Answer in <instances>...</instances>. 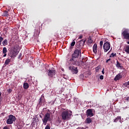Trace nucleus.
<instances>
[{"instance_id":"obj_23","label":"nucleus","mask_w":129,"mask_h":129,"mask_svg":"<svg viewBox=\"0 0 129 129\" xmlns=\"http://www.w3.org/2000/svg\"><path fill=\"white\" fill-rule=\"evenodd\" d=\"M75 43H76L75 39H74V40H73V42L71 43L72 47H73V46H75Z\"/></svg>"},{"instance_id":"obj_13","label":"nucleus","mask_w":129,"mask_h":129,"mask_svg":"<svg viewBox=\"0 0 129 129\" xmlns=\"http://www.w3.org/2000/svg\"><path fill=\"white\" fill-rule=\"evenodd\" d=\"M92 122V118H90V117H88V118H86V120L85 121V122L87 124H90Z\"/></svg>"},{"instance_id":"obj_16","label":"nucleus","mask_w":129,"mask_h":129,"mask_svg":"<svg viewBox=\"0 0 129 129\" xmlns=\"http://www.w3.org/2000/svg\"><path fill=\"white\" fill-rule=\"evenodd\" d=\"M2 44L3 46H6L8 44V39H6L4 40L2 42Z\"/></svg>"},{"instance_id":"obj_25","label":"nucleus","mask_w":129,"mask_h":129,"mask_svg":"<svg viewBox=\"0 0 129 129\" xmlns=\"http://www.w3.org/2000/svg\"><path fill=\"white\" fill-rule=\"evenodd\" d=\"M4 40V37L0 36V45H2V42Z\"/></svg>"},{"instance_id":"obj_39","label":"nucleus","mask_w":129,"mask_h":129,"mask_svg":"<svg viewBox=\"0 0 129 129\" xmlns=\"http://www.w3.org/2000/svg\"><path fill=\"white\" fill-rule=\"evenodd\" d=\"M1 96H2V92H0V103L2 101V97H1Z\"/></svg>"},{"instance_id":"obj_6","label":"nucleus","mask_w":129,"mask_h":129,"mask_svg":"<svg viewBox=\"0 0 129 129\" xmlns=\"http://www.w3.org/2000/svg\"><path fill=\"white\" fill-rule=\"evenodd\" d=\"M47 75L49 77H53L56 75V71L54 68H51L50 70L47 71Z\"/></svg>"},{"instance_id":"obj_26","label":"nucleus","mask_w":129,"mask_h":129,"mask_svg":"<svg viewBox=\"0 0 129 129\" xmlns=\"http://www.w3.org/2000/svg\"><path fill=\"white\" fill-rule=\"evenodd\" d=\"M103 44V41H100V46L101 48H102Z\"/></svg>"},{"instance_id":"obj_7","label":"nucleus","mask_w":129,"mask_h":129,"mask_svg":"<svg viewBox=\"0 0 129 129\" xmlns=\"http://www.w3.org/2000/svg\"><path fill=\"white\" fill-rule=\"evenodd\" d=\"M121 35L125 39L129 40V29H124Z\"/></svg>"},{"instance_id":"obj_27","label":"nucleus","mask_w":129,"mask_h":129,"mask_svg":"<svg viewBox=\"0 0 129 129\" xmlns=\"http://www.w3.org/2000/svg\"><path fill=\"white\" fill-rule=\"evenodd\" d=\"M100 68V66H97V67H96L95 68L96 72H98Z\"/></svg>"},{"instance_id":"obj_30","label":"nucleus","mask_w":129,"mask_h":129,"mask_svg":"<svg viewBox=\"0 0 129 129\" xmlns=\"http://www.w3.org/2000/svg\"><path fill=\"white\" fill-rule=\"evenodd\" d=\"M55 103L54 101H51L50 103H49L51 105H53L54 103Z\"/></svg>"},{"instance_id":"obj_42","label":"nucleus","mask_w":129,"mask_h":129,"mask_svg":"<svg viewBox=\"0 0 129 129\" xmlns=\"http://www.w3.org/2000/svg\"><path fill=\"white\" fill-rule=\"evenodd\" d=\"M110 60H111V58H108V59H107L106 63H108V62H109V61Z\"/></svg>"},{"instance_id":"obj_33","label":"nucleus","mask_w":129,"mask_h":129,"mask_svg":"<svg viewBox=\"0 0 129 129\" xmlns=\"http://www.w3.org/2000/svg\"><path fill=\"white\" fill-rule=\"evenodd\" d=\"M86 39H85V40H84V39H82V40H80V42H83V44H85V43H86Z\"/></svg>"},{"instance_id":"obj_28","label":"nucleus","mask_w":129,"mask_h":129,"mask_svg":"<svg viewBox=\"0 0 129 129\" xmlns=\"http://www.w3.org/2000/svg\"><path fill=\"white\" fill-rule=\"evenodd\" d=\"M33 120L32 122V124H35V123H36V118H33Z\"/></svg>"},{"instance_id":"obj_40","label":"nucleus","mask_w":129,"mask_h":129,"mask_svg":"<svg viewBox=\"0 0 129 129\" xmlns=\"http://www.w3.org/2000/svg\"><path fill=\"white\" fill-rule=\"evenodd\" d=\"M125 100L126 101H127L128 102H129V96H128V97H126Z\"/></svg>"},{"instance_id":"obj_4","label":"nucleus","mask_w":129,"mask_h":129,"mask_svg":"<svg viewBox=\"0 0 129 129\" xmlns=\"http://www.w3.org/2000/svg\"><path fill=\"white\" fill-rule=\"evenodd\" d=\"M17 118L13 114H10L9 116V118L7 120V124H13L14 122L16 121Z\"/></svg>"},{"instance_id":"obj_38","label":"nucleus","mask_w":129,"mask_h":129,"mask_svg":"<svg viewBox=\"0 0 129 129\" xmlns=\"http://www.w3.org/2000/svg\"><path fill=\"white\" fill-rule=\"evenodd\" d=\"M103 78H104L103 76H102V75L100 76V79H101V80H103Z\"/></svg>"},{"instance_id":"obj_10","label":"nucleus","mask_w":129,"mask_h":129,"mask_svg":"<svg viewBox=\"0 0 129 129\" xmlns=\"http://www.w3.org/2000/svg\"><path fill=\"white\" fill-rule=\"evenodd\" d=\"M86 114L87 117L94 116L93 109H92V108L87 109L86 112Z\"/></svg>"},{"instance_id":"obj_48","label":"nucleus","mask_w":129,"mask_h":129,"mask_svg":"<svg viewBox=\"0 0 129 129\" xmlns=\"http://www.w3.org/2000/svg\"><path fill=\"white\" fill-rule=\"evenodd\" d=\"M110 57H111V55H110Z\"/></svg>"},{"instance_id":"obj_9","label":"nucleus","mask_w":129,"mask_h":129,"mask_svg":"<svg viewBox=\"0 0 129 129\" xmlns=\"http://www.w3.org/2000/svg\"><path fill=\"white\" fill-rule=\"evenodd\" d=\"M39 100V101L38 104V106H41V105H43V104L44 105V103H45L46 101H45V97L43 94L41 95Z\"/></svg>"},{"instance_id":"obj_1","label":"nucleus","mask_w":129,"mask_h":129,"mask_svg":"<svg viewBox=\"0 0 129 129\" xmlns=\"http://www.w3.org/2000/svg\"><path fill=\"white\" fill-rule=\"evenodd\" d=\"M81 46L80 45L76 46V49L72 54V58H71L69 63L70 64H74V66H79L77 59H78L79 55L81 56Z\"/></svg>"},{"instance_id":"obj_11","label":"nucleus","mask_w":129,"mask_h":129,"mask_svg":"<svg viewBox=\"0 0 129 129\" xmlns=\"http://www.w3.org/2000/svg\"><path fill=\"white\" fill-rule=\"evenodd\" d=\"M123 76V73H120L118 74L116 77L114 78V80L115 81H118V80H120V78H122V77Z\"/></svg>"},{"instance_id":"obj_15","label":"nucleus","mask_w":129,"mask_h":129,"mask_svg":"<svg viewBox=\"0 0 129 129\" xmlns=\"http://www.w3.org/2000/svg\"><path fill=\"white\" fill-rule=\"evenodd\" d=\"M23 87L24 89H28L29 87V85L27 82H24L23 84Z\"/></svg>"},{"instance_id":"obj_37","label":"nucleus","mask_w":129,"mask_h":129,"mask_svg":"<svg viewBox=\"0 0 129 129\" xmlns=\"http://www.w3.org/2000/svg\"><path fill=\"white\" fill-rule=\"evenodd\" d=\"M83 35H80V36L79 37V39H81L82 38H83Z\"/></svg>"},{"instance_id":"obj_17","label":"nucleus","mask_w":129,"mask_h":129,"mask_svg":"<svg viewBox=\"0 0 129 129\" xmlns=\"http://www.w3.org/2000/svg\"><path fill=\"white\" fill-rule=\"evenodd\" d=\"M116 67L118 68H122L123 66H121L118 60L116 61Z\"/></svg>"},{"instance_id":"obj_22","label":"nucleus","mask_w":129,"mask_h":129,"mask_svg":"<svg viewBox=\"0 0 129 129\" xmlns=\"http://www.w3.org/2000/svg\"><path fill=\"white\" fill-rule=\"evenodd\" d=\"M125 51L127 53H129V45H127V46H126V47L125 48Z\"/></svg>"},{"instance_id":"obj_20","label":"nucleus","mask_w":129,"mask_h":129,"mask_svg":"<svg viewBox=\"0 0 129 129\" xmlns=\"http://www.w3.org/2000/svg\"><path fill=\"white\" fill-rule=\"evenodd\" d=\"M11 62V59L10 58H7L6 60L5 61V64H9Z\"/></svg>"},{"instance_id":"obj_44","label":"nucleus","mask_w":129,"mask_h":129,"mask_svg":"<svg viewBox=\"0 0 129 129\" xmlns=\"http://www.w3.org/2000/svg\"><path fill=\"white\" fill-rule=\"evenodd\" d=\"M62 77H63V78H64V79H67V77H66L65 75H63Z\"/></svg>"},{"instance_id":"obj_29","label":"nucleus","mask_w":129,"mask_h":129,"mask_svg":"<svg viewBox=\"0 0 129 129\" xmlns=\"http://www.w3.org/2000/svg\"><path fill=\"white\" fill-rule=\"evenodd\" d=\"M129 85V82H126L125 83H124V86L125 87H127V86Z\"/></svg>"},{"instance_id":"obj_5","label":"nucleus","mask_w":129,"mask_h":129,"mask_svg":"<svg viewBox=\"0 0 129 129\" xmlns=\"http://www.w3.org/2000/svg\"><path fill=\"white\" fill-rule=\"evenodd\" d=\"M69 70L71 71L73 74H77L78 73V67H75V66H71V64L69 63Z\"/></svg>"},{"instance_id":"obj_47","label":"nucleus","mask_w":129,"mask_h":129,"mask_svg":"<svg viewBox=\"0 0 129 129\" xmlns=\"http://www.w3.org/2000/svg\"><path fill=\"white\" fill-rule=\"evenodd\" d=\"M40 118H42V116L40 115Z\"/></svg>"},{"instance_id":"obj_24","label":"nucleus","mask_w":129,"mask_h":129,"mask_svg":"<svg viewBox=\"0 0 129 129\" xmlns=\"http://www.w3.org/2000/svg\"><path fill=\"white\" fill-rule=\"evenodd\" d=\"M54 36L55 37V38H58V37H59V33H58V32H55L54 33Z\"/></svg>"},{"instance_id":"obj_34","label":"nucleus","mask_w":129,"mask_h":129,"mask_svg":"<svg viewBox=\"0 0 129 129\" xmlns=\"http://www.w3.org/2000/svg\"><path fill=\"white\" fill-rule=\"evenodd\" d=\"M45 129H50V127L49 125H46Z\"/></svg>"},{"instance_id":"obj_36","label":"nucleus","mask_w":129,"mask_h":129,"mask_svg":"<svg viewBox=\"0 0 129 129\" xmlns=\"http://www.w3.org/2000/svg\"><path fill=\"white\" fill-rule=\"evenodd\" d=\"M116 55V53H111V56H112V57H114V56Z\"/></svg>"},{"instance_id":"obj_3","label":"nucleus","mask_w":129,"mask_h":129,"mask_svg":"<svg viewBox=\"0 0 129 129\" xmlns=\"http://www.w3.org/2000/svg\"><path fill=\"white\" fill-rule=\"evenodd\" d=\"M51 113H46L44 116V118H42V121L44 125L47 124V122L49 121H51Z\"/></svg>"},{"instance_id":"obj_46","label":"nucleus","mask_w":129,"mask_h":129,"mask_svg":"<svg viewBox=\"0 0 129 129\" xmlns=\"http://www.w3.org/2000/svg\"><path fill=\"white\" fill-rule=\"evenodd\" d=\"M127 43H128V44H129V42L128 41V42H127Z\"/></svg>"},{"instance_id":"obj_14","label":"nucleus","mask_w":129,"mask_h":129,"mask_svg":"<svg viewBox=\"0 0 129 129\" xmlns=\"http://www.w3.org/2000/svg\"><path fill=\"white\" fill-rule=\"evenodd\" d=\"M2 16L3 17H9V13L8 11H4L3 13L2 14Z\"/></svg>"},{"instance_id":"obj_2","label":"nucleus","mask_w":129,"mask_h":129,"mask_svg":"<svg viewBox=\"0 0 129 129\" xmlns=\"http://www.w3.org/2000/svg\"><path fill=\"white\" fill-rule=\"evenodd\" d=\"M61 116L63 120H69L71 118L72 113H69L68 110L62 111Z\"/></svg>"},{"instance_id":"obj_41","label":"nucleus","mask_w":129,"mask_h":129,"mask_svg":"<svg viewBox=\"0 0 129 129\" xmlns=\"http://www.w3.org/2000/svg\"><path fill=\"white\" fill-rule=\"evenodd\" d=\"M3 129H9V128H8V127H7V126H5L3 128Z\"/></svg>"},{"instance_id":"obj_21","label":"nucleus","mask_w":129,"mask_h":129,"mask_svg":"<svg viewBox=\"0 0 129 129\" xmlns=\"http://www.w3.org/2000/svg\"><path fill=\"white\" fill-rule=\"evenodd\" d=\"M7 52H8V50H7V47H3V53L4 54V53H7Z\"/></svg>"},{"instance_id":"obj_8","label":"nucleus","mask_w":129,"mask_h":129,"mask_svg":"<svg viewBox=\"0 0 129 129\" xmlns=\"http://www.w3.org/2000/svg\"><path fill=\"white\" fill-rule=\"evenodd\" d=\"M110 42H106L103 44V49L105 52H107L110 48Z\"/></svg>"},{"instance_id":"obj_35","label":"nucleus","mask_w":129,"mask_h":129,"mask_svg":"<svg viewBox=\"0 0 129 129\" xmlns=\"http://www.w3.org/2000/svg\"><path fill=\"white\" fill-rule=\"evenodd\" d=\"M22 56V53H20L19 55L18 59H20Z\"/></svg>"},{"instance_id":"obj_31","label":"nucleus","mask_w":129,"mask_h":129,"mask_svg":"<svg viewBox=\"0 0 129 129\" xmlns=\"http://www.w3.org/2000/svg\"><path fill=\"white\" fill-rule=\"evenodd\" d=\"M7 92H8L9 93H11V92H12V90L11 88H9V89L7 90Z\"/></svg>"},{"instance_id":"obj_45","label":"nucleus","mask_w":129,"mask_h":129,"mask_svg":"<svg viewBox=\"0 0 129 129\" xmlns=\"http://www.w3.org/2000/svg\"><path fill=\"white\" fill-rule=\"evenodd\" d=\"M6 56H7V53H5L3 55V57H6Z\"/></svg>"},{"instance_id":"obj_12","label":"nucleus","mask_w":129,"mask_h":129,"mask_svg":"<svg viewBox=\"0 0 129 129\" xmlns=\"http://www.w3.org/2000/svg\"><path fill=\"white\" fill-rule=\"evenodd\" d=\"M93 51L94 53H97V43H95L93 46Z\"/></svg>"},{"instance_id":"obj_43","label":"nucleus","mask_w":129,"mask_h":129,"mask_svg":"<svg viewBox=\"0 0 129 129\" xmlns=\"http://www.w3.org/2000/svg\"><path fill=\"white\" fill-rule=\"evenodd\" d=\"M102 73L103 75L104 74V69H102Z\"/></svg>"},{"instance_id":"obj_18","label":"nucleus","mask_w":129,"mask_h":129,"mask_svg":"<svg viewBox=\"0 0 129 129\" xmlns=\"http://www.w3.org/2000/svg\"><path fill=\"white\" fill-rule=\"evenodd\" d=\"M88 43L91 44V43H93V40L92 39L91 37H89L88 38Z\"/></svg>"},{"instance_id":"obj_19","label":"nucleus","mask_w":129,"mask_h":129,"mask_svg":"<svg viewBox=\"0 0 129 129\" xmlns=\"http://www.w3.org/2000/svg\"><path fill=\"white\" fill-rule=\"evenodd\" d=\"M121 116H117L116 118L114 120V122H116L117 121H118V120H121Z\"/></svg>"},{"instance_id":"obj_32","label":"nucleus","mask_w":129,"mask_h":129,"mask_svg":"<svg viewBox=\"0 0 129 129\" xmlns=\"http://www.w3.org/2000/svg\"><path fill=\"white\" fill-rule=\"evenodd\" d=\"M109 23H108V22H106L105 24L104 25V27H108V26H109Z\"/></svg>"}]
</instances>
